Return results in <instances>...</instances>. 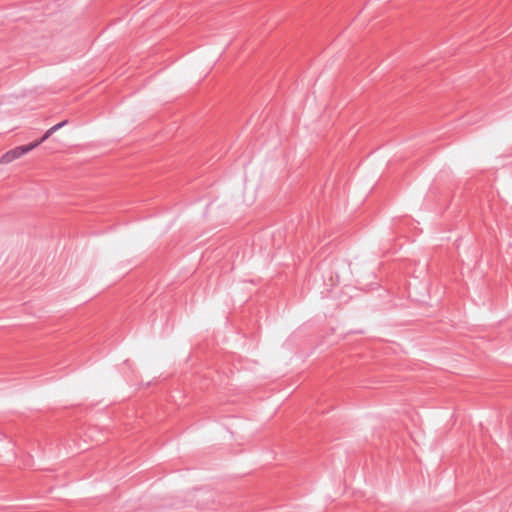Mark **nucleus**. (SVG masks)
<instances>
[{
	"label": "nucleus",
	"instance_id": "obj_3",
	"mask_svg": "<svg viewBox=\"0 0 512 512\" xmlns=\"http://www.w3.org/2000/svg\"><path fill=\"white\" fill-rule=\"evenodd\" d=\"M52 133H53V132H49V129H48V130L46 131V133L44 134V136L42 137V139H41L40 141H38V142H37V143H38V145H39L41 142L45 141V140H46V139H47V138H48Z\"/></svg>",
	"mask_w": 512,
	"mask_h": 512
},
{
	"label": "nucleus",
	"instance_id": "obj_1",
	"mask_svg": "<svg viewBox=\"0 0 512 512\" xmlns=\"http://www.w3.org/2000/svg\"><path fill=\"white\" fill-rule=\"evenodd\" d=\"M37 146H38V143H32L28 146L16 147V148L6 152L5 154H3L0 158V163L1 164H9V163L13 162L14 160L20 158L25 153L29 152L30 150H32L33 148H35Z\"/></svg>",
	"mask_w": 512,
	"mask_h": 512
},
{
	"label": "nucleus",
	"instance_id": "obj_2",
	"mask_svg": "<svg viewBox=\"0 0 512 512\" xmlns=\"http://www.w3.org/2000/svg\"><path fill=\"white\" fill-rule=\"evenodd\" d=\"M66 123H67L66 121H63V122H60V123H58V124L54 125L53 127H51V128L49 129V132H55V131H57L58 129H60L61 127H63L64 125H66Z\"/></svg>",
	"mask_w": 512,
	"mask_h": 512
}]
</instances>
